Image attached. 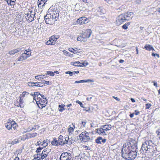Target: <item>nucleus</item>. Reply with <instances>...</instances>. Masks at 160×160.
I'll return each instance as SVG.
<instances>
[{
    "label": "nucleus",
    "mask_w": 160,
    "mask_h": 160,
    "mask_svg": "<svg viewBox=\"0 0 160 160\" xmlns=\"http://www.w3.org/2000/svg\"><path fill=\"white\" fill-rule=\"evenodd\" d=\"M76 102L78 103L80 106L83 108H84L85 107H83V104L80 101L78 100L76 101Z\"/></svg>",
    "instance_id": "nucleus-44"
},
{
    "label": "nucleus",
    "mask_w": 160,
    "mask_h": 160,
    "mask_svg": "<svg viewBox=\"0 0 160 160\" xmlns=\"http://www.w3.org/2000/svg\"><path fill=\"white\" fill-rule=\"evenodd\" d=\"M141 150L143 152H146L148 151L154 152L158 151L157 145L151 140L145 141L143 143Z\"/></svg>",
    "instance_id": "nucleus-2"
},
{
    "label": "nucleus",
    "mask_w": 160,
    "mask_h": 160,
    "mask_svg": "<svg viewBox=\"0 0 160 160\" xmlns=\"http://www.w3.org/2000/svg\"><path fill=\"white\" fill-rule=\"evenodd\" d=\"M87 122V121L85 120H80L79 121V123L80 124H81V126L82 127V128H84L85 127Z\"/></svg>",
    "instance_id": "nucleus-23"
},
{
    "label": "nucleus",
    "mask_w": 160,
    "mask_h": 160,
    "mask_svg": "<svg viewBox=\"0 0 160 160\" xmlns=\"http://www.w3.org/2000/svg\"><path fill=\"white\" fill-rule=\"evenodd\" d=\"M28 94H29V93L27 92L24 91L23 92V95H28Z\"/></svg>",
    "instance_id": "nucleus-64"
},
{
    "label": "nucleus",
    "mask_w": 160,
    "mask_h": 160,
    "mask_svg": "<svg viewBox=\"0 0 160 160\" xmlns=\"http://www.w3.org/2000/svg\"><path fill=\"white\" fill-rule=\"evenodd\" d=\"M102 138L101 137H98L95 140V141L97 143L101 144Z\"/></svg>",
    "instance_id": "nucleus-35"
},
{
    "label": "nucleus",
    "mask_w": 160,
    "mask_h": 160,
    "mask_svg": "<svg viewBox=\"0 0 160 160\" xmlns=\"http://www.w3.org/2000/svg\"><path fill=\"white\" fill-rule=\"evenodd\" d=\"M35 86L38 87H42L44 85V84L42 82H35Z\"/></svg>",
    "instance_id": "nucleus-32"
},
{
    "label": "nucleus",
    "mask_w": 160,
    "mask_h": 160,
    "mask_svg": "<svg viewBox=\"0 0 160 160\" xmlns=\"http://www.w3.org/2000/svg\"><path fill=\"white\" fill-rule=\"evenodd\" d=\"M35 12L32 11H29L27 14L25 15V18L27 20L31 22L34 20Z\"/></svg>",
    "instance_id": "nucleus-9"
},
{
    "label": "nucleus",
    "mask_w": 160,
    "mask_h": 160,
    "mask_svg": "<svg viewBox=\"0 0 160 160\" xmlns=\"http://www.w3.org/2000/svg\"><path fill=\"white\" fill-rule=\"evenodd\" d=\"M58 141L60 145H63L65 144H68V142L67 141V137L64 138L62 135L59 136Z\"/></svg>",
    "instance_id": "nucleus-13"
},
{
    "label": "nucleus",
    "mask_w": 160,
    "mask_h": 160,
    "mask_svg": "<svg viewBox=\"0 0 160 160\" xmlns=\"http://www.w3.org/2000/svg\"><path fill=\"white\" fill-rule=\"evenodd\" d=\"M112 97L114 98V99H116L118 101H119L120 100V99L118 98L117 97H115V96H113Z\"/></svg>",
    "instance_id": "nucleus-60"
},
{
    "label": "nucleus",
    "mask_w": 160,
    "mask_h": 160,
    "mask_svg": "<svg viewBox=\"0 0 160 160\" xmlns=\"http://www.w3.org/2000/svg\"><path fill=\"white\" fill-rule=\"evenodd\" d=\"M45 75H41L36 76L35 77V79L40 80L41 79H42L44 78V77L45 76Z\"/></svg>",
    "instance_id": "nucleus-33"
},
{
    "label": "nucleus",
    "mask_w": 160,
    "mask_h": 160,
    "mask_svg": "<svg viewBox=\"0 0 160 160\" xmlns=\"http://www.w3.org/2000/svg\"><path fill=\"white\" fill-rule=\"evenodd\" d=\"M73 48H70L68 49V50L71 52H73L74 53H75V52H73Z\"/></svg>",
    "instance_id": "nucleus-54"
},
{
    "label": "nucleus",
    "mask_w": 160,
    "mask_h": 160,
    "mask_svg": "<svg viewBox=\"0 0 160 160\" xmlns=\"http://www.w3.org/2000/svg\"><path fill=\"white\" fill-rule=\"evenodd\" d=\"M35 97H34V100H35L39 108H42L46 105L47 103V100H43L41 97H39L38 99H35Z\"/></svg>",
    "instance_id": "nucleus-6"
},
{
    "label": "nucleus",
    "mask_w": 160,
    "mask_h": 160,
    "mask_svg": "<svg viewBox=\"0 0 160 160\" xmlns=\"http://www.w3.org/2000/svg\"><path fill=\"white\" fill-rule=\"evenodd\" d=\"M1 45L2 47H4L6 45L5 42L4 41H2L1 43Z\"/></svg>",
    "instance_id": "nucleus-48"
},
{
    "label": "nucleus",
    "mask_w": 160,
    "mask_h": 160,
    "mask_svg": "<svg viewBox=\"0 0 160 160\" xmlns=\"http://www.w3.org/2000/svg\"><path fill=\"white\" fill-rule=\"evenodd\" d=\"M152 55L154 57H155L156 56V58H158L159 57V55L158 54L156 53L155 54L154 53H152Z\"/></svg>",
    "instance_id": "nucleus-47"
},
{
    "label": "nucleus",
    "mask_w": 160,
    "mask_h": 160,
    "mask_svg": "<svg viewBox=\"0 0 160 160\" xmlns=\"http://www.w3.org/2000/svg\"><path fill=\"white\" fill-rule=\"evenodd\" d=\"M123 29H127L128 28V27L125 24L122 27Z\"/></svg>",
    "instance_id": "nucleus-52"
},
{
    "label": "nucleus",
    "mask_w": 160,
    "mask_h": 160,
    "mask_svg": "<svg viewBox=\"0 0 160 160\" xmlns=\"http://www.w3.org/2000/svg\"><path fill=\"white\" fill-rule=\"evenodd\" d=\"M47 1V0H38V7L40 8L42 7Z\"/></svg>",
    "instance_id": "nucleus-17"
},
{
    "label": "nucleus",
    "mask_w": 160,
    "mask_h": 160,
    "mask_svg": "<svg viewBox=\"0 0 160 160\" xmlns=\"http://www.w3.org/2000/svg\"><path fill=\"white\" fill-rule=\"evenodd\" d=\"M62 160H73V157L72 154L67 152L62 153L60 156V159Z\"/></svg>",
    "instance_id": "nucleus-8"
},
{
    "label": "nucleus",
    "mask_w": 160,
    "mask_h": 160,
    "mask_svg": "<svg viewBox=\"0 0 160 160\" xmlns=\"http://www.w3.org/2000/svg\"><path fill=\"white\" fill-rule=\"evenodd\" d=\"M104 131L110 130L111 129L112 126L110 124H107L102 126Z\"/></svg>",
    "instance_id": "nucleus-19"
},
{
    "label": "nucleus",
    "mask_w": 160,
    "mask_h": 160,
    "mask_svg": "<svg viewBox=\"0 0 160 160\" xmlns=\"http://www.w3.org/2000/svg\"><path fill=\"white\" fill-rule=\"evenodd\" d=\"M91 33L92 31L90 29H87L77 38V40L79 41L86 42L87 39L90 37Z\"/></svg>",
    "instance_id": "nucleus-3"
},
{
    "label": "nucleus",
    "mask_w": 160,
    "mask_h": 160,
    "mask_svg": "<svg viewBox=\"0 0 160 160\" xmlns=\"http://www.w3.org/2000/svg\"><path fill=\"white\" fill-rule=\"evenodd\" d=\"M102 141V142H103V143H104L105 142H106V139H102V140H101Z\"/></svg>",
    "instance_id": "nucleus-62"
},
{
    "label": "nucleus",
    "mask_w": 160,
    "mask_h": 160,
    "mask_svg": "<svg viewBox=\"0 0 160 160\" xmlns=\"http://www.w3.org/2000/svg\"><path fill=\"white\" fill-rule=\"evenodd\" d=\"M151 105L149 104H147L146 105V109H149L151 107Z\"/></svg>",
    "instance_id": "nucleus-49"
},
{
    "label": "nucleus",
    "mask_w": 160,
    "mask_h": 160,
    "mask_svg": "<svg viewBox=\"0 0 160 160\" xmlns=\"http://www.w3.org/2000/svg\"><path fill=\"white\" fill-rule=\"evenodd\" d=\"M50 150L49 149H45L42 151V156L43 157H42L45 159L48 155L49 154V153L50 152Z\"/></svg>",
    "instance_id": "nucleus-18"
},
{
    "label": "nucleus",
    "mask_w": 160,
    "mask_h": 160,
    "mask_svg": "<svg viewBox=\"0 0 160 160\" xmlns=\"http://www.w3.org/2000/svg\"><path fill=\"white\" fill-rule=\"evenodd\" d=\"M34 157H35V158H36L37 160H39L40 159L41 160H43L44 159V158L42 157L43 156H42V153L41 154L39 153H38L37 154L35 155L34 156Z\"/></svg>",
    "instance_id": "nucleus-22"
},
{
    "label": "nucleus",
    "mask_w": 160,
    "mask_h": 160,
    "mask_svg": "<svg viewBox=\"0 0 160 160\" xmlns=\"http://www.w3.org/2000/svg\"><path fill=\"white\" fill-rule=\"evenodd\" d=\"M42 142H41L40 141H39L38 142H37V145H42Z\"/></svg>",
    "instance_id": "nucleus-58"
},
{
    "label": "nucleus",
    "mask_w": 160,
    "mask_h": 160,
    "mask_svg": "<svg viewBox=\"0 0 160 160\" xmlns=\"http://www.w3.org/2000/svg\"><path fill=\"white\" fill-rule=\"evenodd\" d=\"M153 85L156 87H158V84L157 82L154 81L153 82Z\"/></svg>",
    "instance_id": "nucleus-59"
},
{
    "label": "nucleus",
    "mask_w": 160,
    "mask_h": 160,
    "mask_svg": "<svg viewBox=\"0 0 160 160\" xmlns=\"http://www.w3.org/2000/svg\"><path fill=\"white\" fill-rule=\"evenodd\" d=\"M22 140V139L21 137H20V138H18V139H16L12 141L11 144L12 145H14L17 143H19L21 142Z\"/></svg>",
    "instance_id": "nucleus-24"
},
{
    "label": "nucleus",
    "mask_w": 160,
    "mask_h": 160,
    "mask_svg": "<svg viewBox=\"0 0 160 160\" xmlns=\"http://www.w3.org/2000/svg\"><path fill=\"white\" fill-rule=\"evenodd\" d=\"M124 14L127 20H129L130 19L132 18L133 16V13L131 12H128Z\"/></svg>",
    "instance_id": "nucleus-14"
},
{
    "label": "nucleus",
    "mask_w": 160,
    "mask_h": 160,
    "mask_svg": "<svg viewBox=\"0 0 160 160\" xmlns=\"http://www.w3.org/2000/svg\"><path fill=\"white\" fill-rule=\"evenodd\" d=\"M133 149H132V151H131L128 154L126 157H125L124 158L128 160H131L134 159L136 157L137 152H136L135 150L133 151Z\"/></svg>",
    "instance_id": "nucleus-7"
},
{
    "label": "nucleus",
    "mask_w": 160,
    "mask_h": 160,
    "mask_svg": "<svg viewBox=\"0 0 160 160\" xmlns=\"http://www.w3.org/2000/svg\"><path fill=\"white\" fill-rule=\"evenodd\" d=\"M91 81H92L90 79H88L86 80H81L80 81H76L75 82V83H84Z\"/></svg>",
    "instance_id": "nucleus-27"
},
{
    "label": "nucleus",
    "mask_w": 160,
    "mask_h": 160,
    "mask_svg": "<svg viewBox=\"0 0 160 160\" xmlns=\"http://www.w3.org/2000/svg\"><path fill=\"white\" fill-rule=\"evenodd\" d=\"M7 2L9 5L14 6L16 2V1H12V0H7Z\"/></svg>",
    "instance_id": "nucleus-26"
},
{
    "label": "nucleus",
    "mask_w": 160,
    "mask_h": 160,
    "mask_svg": "<svg viewBox=\"0 0 160 160\" xmlns=\"http://www.w3.org/2000/svg\"><path fill=\"white\" fill-rule=\"evenodd\" d=\"M43 83L44 84L45 83H46L47 84H49V81H43Z\"/></svg>",
    "instance_id": "nucleus-63"
},
{
    "label": "nucleus",
    "mask_w": 160,
    "mask_h": 160,
    "mask_svg": "<svg viewBox=\"0 0 160 160\" xmlns=\"http://www.w3.org/2000/svg\"><path fill=\"white\" fill-rule=\"evenodd\" d=\"M75 160H81V158L79 156H77L75 157Z\"/></svg>",
    "instance_id": "nucleus-55"
},
{
    "label": "nucleus",
    "mask_w": 160,
    "mask_h": 160,
    "mask_svg": "<svg viewBox=\"0 0 160 160\" xmlns=\"http://www.w3.org/2000/svg\"><path fill=\"white\" fill-rule=\"evenodd\" d=\"M66 74H68L70 76H72L73 75H75V72L74 71L71 72V71H67L65 72Z\"/></svg>",
    "instance_id": "nucleus-38"
},
{
    "label": "nucleus",
    "mask_w": 160,
    "mask_h": 160,
    "mask_svg": "<svg viewBox=\"0 0 160 160\" xmlns=\"http://www.w3.org/2000/svg\"><path fill=\"white\" fill-rule=\"evenodd\" d=\"M28 85L29 86H35L34 85H35V82H29L28 83Z\"/></svg>",
    "instance_id": "nucleus-41"
},
{
    "label": "nucleus",
    "mask_w": 160,
    "mask_h": 160,
    "mask_svg": "<svg viewBox=\"0 0 160 160\" xmlns=\"http://www.w3.org/2000/svg\"><path fill=\"white\" fill-rule=\"evenodd\" d=\"M127 20L124 14L119 15L117 19L116 24L118 25H119L125 21Z\"/></svg>",
    "instance_id": "nucleus-10"
},
{
    "label": "nucleus",
    "mask_w": 160,
    "mask_h": 160,
    "mask_svg": "<svg viewBox=\"0 0 160 160\" xmlns=\"http://www.w3.org/2000/svg\"><path fill=\"white\" fill-rule=\"evenodd\" d=\"M25 52V54L26 55H27L29 57L31 55V50L28 49V50H25L24 51Z\"/></svg>",
    "instance_id": "nucleus-30"
},
{
    "label": "nucleus",
    "mask_w": 160,
    "mask_h": 160,
    "mask_svg": "<svg viewBox=\"0 0 160 160\" xmlns=\"http://www.w3.org/2000/svg\"><path fill=\"white\" fill-rule=\"evenodd\" d=\"M89 20L86 17H83L80 18L77 20V22L80 24H86L88 22Z\"/></svg>",
    "instance_id": "nucleus-12"
},
{
    "label": "nucleus",
    "mask_w": 160,
    "mask_h": 160,
    "mask_svg": "<svg viewBox=\"0 0 160 160\" xmlns=\"http://www.w3.org/2000/svg\"><path fill=\"white\" fill-rule=\"evenodd\" d=\"M40 96L42 97V99L43 100H47L46 98L43 95H40Z\"/></svg>",
    "instance_id": "nucleus-57"
},
{
    "label": "nucleus",
    "mask_w": 160,
    "mask_h": 160,
    "mask_svg": "<svg viewBox=\"0 0 160 160\" xmlns=\"http://www.w3.org/2000/svg\"><path fill=\"white\" fill-rule=\"evenodd\" d=\"M144 48L145 49L149 51H150L152 50H154V49L153 48L152 46L150 45H146L145 46Z\"/></svg>",
    "instance_id": "nucleus-28"
},
{
    "label": "nucleus",
    "mask_w": 160,
    "mask_h": 160,
    "mask_svg": "<svg viewBox=\"0 0 160 160\" xmlns=\"http://www.w3.org/2000/svg\"><path fill=\"white\" fill-rule=\"evenodd\" d=\"M13 122V123H12V127H13L14 129H15L16 126V123H15V122Z\"/></svg>",
    "instance_id": "nucleus-45"
},
{
    "label": "nucleus",
    "mask_w": 160,
    "mask_h": 160,
    "mask_svg": "<svg viewBox=\"0 0 160 160\" xmlns=\"http://www.w3.org/2000/svg\"><path fill=\"white\" fill-rule=\"evenodd\" d=\"M126 144H128V146L132 149L135 150L137 148V144L136 141L134 139H131L129 142H127Z\"/></svg>",
    "instance_id": "nucleus-11"
},
{
    "label": "nucleus",
    "mask_w": 160,
    "mask_h": 160,
    "mask_svg": "<svg viewBox=\"0 0 160 160\" xmlns=\"http://www.w3.org/2000/svg\"><path fill=\"white\" fill-rule=\"evenodd\" d=\"M5 127L8 129L10 130L12 128V123L9 122H8L5 123Z\"/></svg>",
    "instance_id": "nucleus-25"
},
{
    "label": "nucleus",
    "mask_w": 160,
    "mask_h": 160,
    "mask_svg": "<svg viewBox=\"0 0 160 160\" xmlns=\"http://www.w3.org/2000/svg\"><path fill=\"white\" fill-rule=\"evenodd\" d=\"M128 146V144H124L122 149L121 154L122 157L124 158L131 151L132 149Z\"/></svg>",
    "instance_id": "nucleus-5"
},
{
    "label": "nucleus",
    "mask_w": 160,
    "mask_h": 160,
    "mask_svg": "<svg viewBox=\"0 0 160 160\" xmlns=\"http://www.w3.org/2000/svg\"><path fill=\"white\" fill-rule=\"evenodd\" d=\"M41 94L38 92H34L33 95H34V97H35V99H38L39 98V97H38L39 96H40Z\"/></svg>",
    "instance_id": "nucleus-37"
},
{
    "label": "nucleus",
    "mask_w": 160,
    "mask_h": 160,
    "mask_svg": "<svg viewBox=\"0 0 160 160\" xmlns=\"http://www.w3.org/2000/svg\"><path fill=\"white\" fill-rule=\"evenodd\" d=\"M28 57L27 55H26L25 54V52L22 53L20 57L18 58L17 60L18 61H21L23 60L26 59Z\"/></svg>",
    "instance_id": "nucleus-15"
},
{
    "label": "nucleus",
    "mask_w": 160,
    "mask_h": 160,
    "mask_svg": "<svg viewBox=\"0 0 160 160\" xmlns=\"http://www.w3.org/2000/svg\"><path fill=\"white\" fill-rule=\"evenodd\" d=\"M37 135V133H29L28 134V138H32L36 137Z\"/></svg>",
    "instance_id": "nucleus-31"
},
{
    "label": "nucleus",
    "mask_w": 160,
    "mask_h": 160,
    "mask_svg": "<svg viewBox=\"0 0 160 160\" xmlns=\"http://www.w3.org/2000/svg\"><path fill=\"white\" fill-rule=\"evenodd\" d=\"M20 50H21V49L18 48V49H14L13 50H14V53H17L18 52H19L20 51Z\"/></svg>",
    "instance_id": "nucleus-51"
},
{
    "label": "nucleus",
    "mask_w": 160,
    "mask_h": 160,
    "mask_svg": "<svg viewBox=\"0 0 160 160\" xmlns=\"http://www.w3.org/2000/svg\"><path fill=\"white\" fill-rule=\"evenodd\" d=\"M42 147L43 148V147H45L46 146L48 145V143L45 142L44 141L42 142Z\"/></svg>",
    "instance_id": "nucleus-42"
},
{
    "label": "nucleus",
    "mask_w": 160,
    "mask_h": 160,
    "mask_svg": "<svg viewBox=\"0 0 160 160\" xmlns=\"http://www.w3.org/2000/svg\"><path fill=\"white\" fill-rule=\"evenodd\" d=\"M73 51L75 52V53H77L78 52L76 51L78 50V48H73Z\"/></svg>",
    "instance_id": "nucleus-61"
},
{
    "label": "nucleus",
    "mask_w": 160,
    "mask_h": 160,
    "mask_svg": "<svg viewBox=\"0 0 160 160\" xmlns=\"http://www.w3.org/2000/svg\"><path fill=\"white\" fill-rule=\"evenodd\" d=\"M71 64L75 66L82 67V65H83V64L80 63L79 61H77L72 62L71 63Z\"/></svg>",
    "instance_id": "nucleus-21"
},
{
    "label": "nucleus",
    "mask_w": 160,
    "mask_h": 160,
    "mask_svg": "<svg viewBox=\"0 0 160 160\" xmlns=\"http://www.w3.org/2000/svg\"><path fill=\"white\" fill-rule=\"evenodd\" d=\"M59 11L57 9L48 13L45 17V20L47 24H53L58 18Z\"/></svg>",
    "instance_id": "nucleus-1"
},
{
    "label": "nucleus",
    "mask_w": 160,
    "mask_h": 160,
    "mask_svg": "<svg viewBox=\"0 0 160 160\" xmlns=\"http://www.w3.org/2000/svg\"><path fill=\"white\" fill-rule=\"evenodd\" d=\"M156 133L157 134V136L159 139L160 140V129H158L156 131Z\"/></svg>",
    "instance_id": "nucleus-39"
},
{
    "label": "nucleus",
    "mask_w": 160,
    "mask_h": 160,
    "mask_svg": "<svg viewBox=\"0 0 160 160\" xmlns=\"http://www.w3.org/2000/svg\"><path fill=\"white\" fill-rule=\"evenodd\" d=\"M8 54L10 55H13L14 54H15V53H14V50H13L9 52H8Z\"/></svg>",
    "instance_id": "nucleus-50"
},
{
    "label": "nucleus",
    "mask_w": 160,
    "mask_h": 160,
    "mask_svg": "<svg viewBox=\"0 0 160 160\" xmlns=\"http://www.w3.org/2000/svg\"><path fill=\"white\" fill-rule=\"evenodd\" d=\"M46 44L47 45H55V43L54 42H53L51 41L49 39V40L46 42Z\"/></svg>",
    "instance_id": "nucleus-40"
},
{
    "label": "nucleus",
    "mask_w": 160,
    "mask_h": 160,
    "mask_svg": "<svg viewBox=\"0 0 160 160\" xmlns=\"http://www.w3.org/2000/svg\"><path fill=\"white\" fill-rule=\"evenodd\" d=\"M89 133L86 131L82 132L79 136L78 139L82 142H85L91 140Z\"/></svg>",
    "instance_id": "nucleus-4"
},
{
    "label": "nucleus",
    "mask_w": 160,
    "mask_h": 160,
    "mask_svg": "<svg viewBox=\"0 0 160 160\" xmlns=\"http://www.w3.org/2000/svg\"><path fill=\"white\" fill-rule=\"evenodd\" d=\"M31 128L30 129V130H31V131L32 130H35V129H38V127L37 126H34L33 127H31Z\"/></svg>",
    "instance_id": "nucleus-46"
},
{
    "label": "nucleus",
    "mask_w": 160,
    "mask_h": 160,
    "mask_svg": "<svg viewBox=\"0 0 160 160\" xmlns=\"http://www.w3.org/2000/svg\"><path fill=\"white\" fill-rule=\"evenodd\" d=\"M45 74L46 75H49L51 76H54L55 75L54 72L51 71H48L46 72Z\"/></svg>",
    "instance_id": "nucleus-36"
},
{
    "label": "nucleus",
    "mask_w": 160,
    "mask_h": 160,
    "mask_svg": "<svg viewBox=\"0 0 160 160\" xmlns=\"http://www.w3.org/2000/svg\"><path fill=\"white\" fill-rule=\"evenodd\" d=\"M49 39L51 41L53 42H54L55 43V44L56 42L57 41V38H55V36L54 35L52 36Z\"/></svg>",
    "instance_id": "nucleus-34"
},
{
    "label": "nucleus",
    "mask_w": 160,
    "mask_h": 160,
    "mask_svg": "<svg viewBox=\"0 0 160 160\" xmlns=\"http://www.w3.org/2000/svg\"><path fill=\"white\" fill-rule=\"evenodd\" d=\"M140 113V112L138 111L137 110H136L135 111V113L134 114L136 115H138Z\"/></svg>",
    "instance_id": "nucleus-56"
},
{
    "label": "nucleus",
    "mask_w": 160,
    "mask_h": 160,
    "mask_svg": "<svg viewBox=\"0 0 160 160\" xmlns=\"http://www.w3.org/2000/svg\"><path fill=\"white\" fill-rule=\"evenodd\" d=\"M51 144L52 145L59 146L60 145L58 140L56 138H54L53 140L51 142Z\"/></svg>",
    "instance_id": "nucleus-20"
},
{
    "label": "nucleus",
    "mask_w": 160,
    "mask_h": 160,
    "mask_svg": "<svg viewBox=\"0 0 160 160\" xmlns=\"http://www.w3.org/2000/svg\"><path fill=\"white\" fill-rule=\"evenodd\" d=\"M43 149V147H39L38 148L36 151V152L38 153L41 152V150Z\"/></svg>",
    "instance_id": "nucleus-43"
},
{
    "label": "nucleus",
    "mask_w": 160,
    "mask_h": 160,
    "mask_svg": "<svg viewBox=\"0 0 160 160\" xmlns=\"http://www.w3.org/2000/svg\"><path fill=\"white\" fill-rule=\"evenodd\" d=\"M67 141L68 142V143L69 144H71L74 142V140L72 139V138H69V137H67Z\"/></svg>",
    "instance_id": "nucleus-29"
},
{
    "label": "nucleus",
    "mask_w": 160,
    "mask_h": 160,
    "mask_svg": "<svg viewBox=\"0 0 160 160\" xmlns=\"http://www.w3.org/2000/svg\"><path fill=\"white\" fill-rule=\"evenodd\" d=\"M97 132L99 134H101L103 135H107L106 132L104 131L102 127L97 129Z\"/></svg>",
    "instance_id": "nucleus-16"
},
{
    "label": "nucleus",
    "mask_w": 160,
    "mask_h": 160,
    "mask_svg": "<svg viewBox=\"0 0 160 160\" xmlns=\"http://www.w3.org/2000/svg\"><path fill=\"white\" fill-rule=\"evenodd\" d=\"M74 129L73 128L70 127L68 129V131L70 132H71L73 131Z\"/></svg>",
    "instance_id": "nucleus-53"
}]
</instances>
